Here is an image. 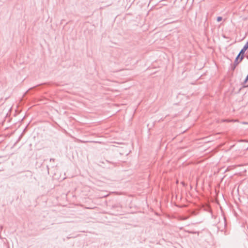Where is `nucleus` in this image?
Instances as JSON below:
<instances>
[{"instance_id": "obj_1", "label": "nucleus", "mask_w": 248, "mask_h": 248, "mask_svg": "<svg viewBox=\"0 0 248 248\" xmlns=\"http://www.w3.org/2000/svg\"><path fill=\"white\" fill-rule=\"evenodd\" d=\"M114 209H116V210L118 213L115 212V211H112V214L114 215H117L119 214V213L121 212L122 209V206L119 204H115L111 206V209L112 210Z\"/></svg>"}, {"instance_id": "obj_2", "label": "nucleus", "mask_w": 248, "mask_h": 248, "mask_svg": "<svg viewBox=\"0 0 248 248\" xmlns=\"http://www.w3.org/2000/svg\"><path fill=\"white\" fill-rule=\"evenodd\" d=\"M248 49V41L246 43V44L244 45L243 47L240 50L239 53L240 54H242L241 59H244L245 58V53L246 51Z\"/></svg>"}, {"instance_id": "obj_3", "label": "nucleus", "mask_w": 248, "mask_h": 248, "mask_svg": "<svg viewBox=\"0 0 248 248\" xmlns=\"http://www.w3.org/2000/svg\"><path fill=\"white\" fill-rule=\"evenodd\" d=\"M241 57H242V54H240V53H239V54L237 55V56L235 58L233 63L238 65L244 59L242 58L241 59Z\"/></svg>"}, {"instance_id": "obj_4", "label": "nucleus", "mask_w": 248, "mask_h": 248, "mask_svg": "<svg viewBox=\"0 0 248 248\" xmlns=\"http://www.w3.org/2000/svg\"><path fill=\"white\" fill-rule=\"evenodd\" d=\"M248 81V75L247 76L244 81L242 83V84H243L242 88H244L248 87V85L246 84Z\"/></svg>"}, {"instance_id": "obj_5", "label": "nucleus", "mask_w": 248, "mask_h": 248, "mask_svg": "<svg viewBox=\"0 0 248 248\" xmlns=\"http://www.w3.org/2000/svg\"><path fill=\"white\" fill-rule=\"evenodd\" d=\"M238 65L236 64H234V63H232V64H231V70L232 71H234L236 68V67Z\"/></svg>"}, {"instance_id": "obj_6", "label": "nucleus", "mask_w": 248, "mask_h": 248, "mask_svg": "<svg viewBox=\"0 0 248 248\" xmlns=\"http://www.w3.org/2000/svg\"><path fill=\"white\" fill-rule=\"evenodd\" d=\"M186 232H187L189 233H191V234H197L198 235H199V233H200L199 232H194V231H187Z\"/></svg>"}, {"instance_id": "obj_7", "label": "nucleus", "mask_w": 248, "mask_h": 248, "mask_svg": "<svg viewBox=\"0 0 248 248\" xmlns=\"http://www.w3.org/2000/svg\"><path fill=\"white\" fill-rule=\"evenodd\" d=\"M222 20V17L221 16H218L217 18V22H220Z\"/></svg>"}, {"instance_id": "obj_8", "label": "nucleus", "mask_w": 248, "mask_h": 248, "mask_svg": "<svg viewBox=\"0 0 248 248\" xmlns=\"http://www.w3.org/2000/svg\"><path fill=\"white\" fill-rule=\"evenodd\" d=\"M55 159L54 158H50V161H53L54 162Z\"/></svg>"}, {"instance_id": "obj_9", "label": "nucleus", "mask_w": 248, "mask_h": 248, "mask_svg": "<svg viewBox=\"0 0 248 248\" xmlns=\"http://www.w3.org/2000/svg\"><path fill=\"white\" fill-rule=\"evenodd\" d=\"M110 163L113 164H115V163H114V162H110Z\"/></svg>"}]
</instances>
